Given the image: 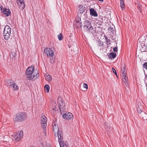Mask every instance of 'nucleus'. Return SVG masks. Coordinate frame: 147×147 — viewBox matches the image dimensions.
Instances as JSON below:
<instances>
[{"label": "nucleus", "instance_id": "f03ea898", "mask_svg": "<svg viewBox=\"0 0 147 147\" xmlns=\"http://www.w3.org/2000/svg\"><path fill=\"white\" fill-rule=\"evenodd\" d=\"M84 29L88 33H92V34L96 33V30L91 25V23L88 21L86 20L84 22Z\"/></svg>", "mask_w": 147, "mask_h": 147}, {"label": "nucleus", "instance_id": "aec40b11", "mask_svg": "<svg viewBox=\"0 0 147 147\" xmlns=\"http://www.w3.org/2000/svg\"><path fill=\"white\" fill-rule=\"evenodd\" d=\"M45 79L47 81H51L52 80V78L51 75L48 74L45 77Z\"/></svg>", "mask_w": 147, "mask_h": 147}, {"label": "nucleus", "instance_id": "79ce46f5", "mask_svg": "<svg viewBox=\"0 0 147 147\" xmlns=\"http://www.w3.org/2000/svg\"><path fill=\"white\" fill-rule=\"evenodd\" d=\"M48 147H51L50 146H49Z\"/></svg>", "mask_w": 147, "mask_h": 147}, {"label": "nucleus", "instance_id": "2f4dec72", "mask_svg": "<svg viewBox=\"0 0 147 147\" xmlns=\"http://www.w3.org/2000/svg\"><path fill=\"white\" fill-rule=\"evenodd\" d=\"M83 87L85 88H86V89H87L88 88V85L87 84H83Z\"/></svg>", "mask_w": 147, "mask_h": 147}, {"label": "nucleus", "instance_id": "dca6fc26", "mask_svg": "<svg viewBox=\"0 0 147 147\" xmlns=\"http://www.w3.org/2000/svg\"><path fill=\"white\" fill-rule=\"evenodd\" d=\"M141 116L144 120L147 119V114L144 112H142L141 114Z\"/></svg>", "mask_w": 147, "mask_h": 147}, {"label": "nucleus", "instance_id": "6e6552de", "mask_svg": "<svg viewBox=\"0 0 147 147\" xmlns=\"http://www.w3.org/2000/svg\"><path fill=\"white\" fill-rule=\"evenodd\" d=\"M13 136V139L19 141L23 138V131L22 130L18 132L16 134Z\"/></svg>", "mask_w": 147, "mask_h": 147}, {"label": "nucleus", "instance_id": "72a5a7b5", "mask_svg": "<svg viewBox=\"0 0 147 147\" xmlns=\"http://www.w3.org/2000/svg\"><path fill=\"white\" fill-rule=\"evenodd\" d=\"M125 83V86L127 87L128 88L129 85L128 84V83H127V81H126V82H124Z\"/></svg>", "mask_w": 147, "mask_h": 147}, {"label": "nucleus", "instance_id": "5701e85b", "mask_svg": "<svg viewBox=\"0 0 147 147\" xmlns=\"http://www.w3.org/2000/svg\"><path fill=\"white\" fill-rule=\"evenodd\" d=\"M45 90L47 92H49V85L47 84L45 86Z\"/></svg>", "mask_w": 147, "mask_h": 147}, {"label": "nucleus", "instance_id": "4c0bfd02", "mask_svg": "<svg viewBox=\"0 0 147 147\" xmlns=\"http://www.w3.org/2000/svg\"><path fill=\"white\" fill-rule=\"evenodd\" d=\"M105 39H106V41L107 40V39H108V38H107V37L106 36V37H105Z\"/></svg>", "mask_w": 147, "mask_h": 147}, {"label": "nucleus", "instance_id": "4be33fe9", "mask_svg": "<svg viewBox=\"0 0 147 147\" xmlns=\"http://www.w3.org/2000/svg\"><path fill=\"white\" fill-rule=\"evenodd\" d=\"M127 76L126 74L122 75V79L124 82H125L127 81Z\"/></svg>", "mask_w": 147, "mask_h": 147}, {"label": "nucleus", "instance_id": "393cba45", "mask_svg": "<svg viewBox=\"0 0 147 147\" xmlns=\"http://www.w3.org/2000/svg\"><path fill=\"white\" fill-rule=\"evenodd\" d=\"M125 3L124 2H120V7L122 9V10H123L125 9Z\"/></svg>", "mask_w": 147, "mask_h": 147}, {"label": "nucleus", "instance_id": "473e14b6", "mask_svg": "<svg viewBox=\"0 0 147 147\" xmlns=\"http://www.w3.org/2000/svg\"><path fill=\"white\" fill-rule=\"evenodd\" d=\"M51 62V63L52 64L53 63H54V59L53 58H51L50 59Z\"/></svg>", "mask_w": 147, "mask_h": 147}, {"label": "nucleus", "instance_id": "f3484780", "mask_svg": "<svg viewBox=\"0 0 147 147\" xmlns=\"http://www.w3.org/2000/svg\"><path fill=\"white\" fill-rule=\"evenodd\" d=\"M126 66L124 65L123 67L121 69V71L122 75L126 74Z\"/></svg>", "mask_w": 147, "mask_h": 147}, {"label": "nucleus", "instance_id": "412c9836", "mask_svg": "<svg viewBox=\"0 0 147 147\" xmlns=\"http://www.w3.org/2000/svg\"><path fill=\"white\" fill-rule=\"evenodd\" d=\"M116 56V53L114 52H113L110 53V55L109 56V57L111 59L114 58Z\"/></svg>", "mask_w": 147, "mask_h": 147}, {"label": "nucleus", "instance_id": "39448f33", "mask_svg": "<svg viewBox=\"0 0 147 147\" xmlns=\"http://www.w3.org/2000/svg\"><path fill=\"white\" fill-rule=\"evenodd\" d=\"M11 33V29L9 27L6 25L3 31V35L4 38L8 40L10 38Z\"/></svg>", "mask_w": 147, "mask_h": 147}, {"label": "nucleus", "instance_id": "bb28decb", "mask_svg": "<svg viewBox=\"0 0 147 147\" xmlns=\"http://www.w3.org/2000/svg\"><path fill=\"white\" fill-rule=\"evenodd\" d=\"M58 38L59 40H62L63 38V36H62V34H61V33L59 34L58 35Z\"/></svg>", "mask_w": 147, "mask_h": 147}, {"label": "nucleus", "instance_id": "7ed1b4c3", "mask_svg": "<svg viewBox=\"0 0 147 147\" xmlns=\"http://www.w3.org/2000/svg\"><path fill=\"white\" fill-rule=\"evenodd\" d=\"M26 114L24 113H19L16 115L14 119L15 121L21 122L24 121L26 118Z\"/></svg>", "mask_w": 147, "mask_h": 147}, {"label": "nucleus", "instance_id": "c756f323", "mask_svg": "<svg viewBox=\"0 0 147 147\" xmlns=\"http://www.w3.org/2000/svg\"><path fill=\"white\" fill-rule=\"evenodd\" d=\"M112 71L113 73L115 74L117 76V73H116V70H115V69L114 68H112Z\"/></svg>", "mask_w": 147, "mask_h": 147}, {"label": "nucleus", "instance_id": "0eeeda50", "mask_svg": "<svg viewBox=\"0 0 147 147\" xmlns=\"http://www.w3.org/2000/svg\"><path fill=\"white\" fill-rule=\"evenodd\" d=\"M61 133L59 134L58 141L60 146V147H68V144L67 142L63 141V136H61Z\"/></svg>", "mask_w": 147, "mask_h": 147}, {"label": "nucleus", "instance_id": "1a4fd4ad", "mask_svg": "<svg viewBox=\"0 0 147 147\" xmlns=\"http://www.w3.org/2000/svg\"><path fill=\"white\" fill-rule=\"evenodd\" d=\"M44 52L47 56H49L50 57H52L54 56V54L53 51L49 48H45L44 50Z\"/></svg>", "mask_w": 147, "mask_h": 147}, {"label": "nucleus", "instance_id": "ea45409f", "mask_svg": "<svg viewBox=\"0 0 147 147\" xmlns=\"http://www.w3.org/2000/svg\"><path fill=\"white\" fill-rule=\"evenodd\" d=\"M98 0L99 1H102V2L103 1V0Z\"/></svg>", "mask_w": 147, "mask_h": 147}, {"label": "nucleus", "instance_id": "cd10ccee", "mask_svg": "<svg viewBox=\"0 0 147 147\" xmlns=\"http://www.w3.org/2000/svg\"><path fill=\"white\" fill-rule=\"evenodd\" d=\"M76 22L77 23V25L78 27H79V26L80 27H81V22H80L79 21H77L76 22H75V23H76Z\"/></svg>", "mask_w": 147, "mask_h": 147}, {"label": "nucleus", "instance_id": "a878e982", "mask_svg": "<svg viewBox=\"0 0 147 147\" xmlns=\"http://www.w3.org/2000/svg\"><path fill=\"white\" fill-rule=\"evenodd\" d=\"M11 86L13 88L14 90L18 89V86L15 83H13L12 84Z\"/></svg>", "mask_w": 147, "mask_h": 147}, {"label": "nucleus", "instance_id": "20e7f679", "mask_svg": "<svg viewBox=\"0 0 147 147\" xmlns=\"http://www.w3.org/2000/svg\"><path fill=\"white\" fill-rule=\"evenodd\" d=\"M52 126L53 127V130L54 131L55 136H58H58H59V134H60V133H61V136H63V134L61 132V131L60 130H59L57 123L55 122H53L52 123Z\"/></svg>", "mask_w": 147, "mask_h": 147}, {"label": "nucleus", "instance_id": "58836bf2", "mask_svg": "<svg viewBox=\"0 0 147 147\" xmlns=\"http://www.w3.org/2000/svg\"><path fill=\"white\" fill-rule=\"evenodd\" d=\"M124 0H120V1L122 2H124Z\"/></svg>", "mask_w": 147, "mask_h": 147}, {"label": "nucleus", "instance_id": "e433bc0d", "mask_svg": "<svg viewBox=\"0 0 147 147\" xmlns=\"http://www.w3.org/2000/svg\"><path fill=\"white\" fill-rule=\"evenodd\" d=\"M139 7H140V9H139V11H140V12H142V10L141 9H140V5H139Z\"/></svg>", "mask_w": 147, "mask_h": 147}, {"label": "nucleus", "instance_id": "423d86ee", "mask_svg": "<svg viewBox=\"0 0 147 147\" xmlns=\"http://www.w3.org/2000/svg\"><path fill=\"white\" fill-rule=\"evenodd\" d=\"M58 102L59 105V109L61 112H63L66 110L65 109V105L62 98L61 97H58L57 100Z\"/></svg>", "mask_w": 147, "mask_h": 147}, {"label": "nucleus", "instance_id": "b1692460", "mask_svg": "<svg viewBox=\"0 0 147 147\" xmlns=\"http://www.w3.org/2000/svg\"><path fill=\"white\" fill-rule=\"evenodd\" d=\"M41 126L43 129V130L45 131L46 130L45 128L47 127V124L46 123H41Z\"/></svg>", "mask_w": 147, "mask_h": 147}, {"label": "nucleus", "instance_id": "4468645a", "mask_svg": "<svg viewBox=\"0 0 147 147\" xmlns=\"http://www.w3.org/2000/svg\"><path fill=\"white\" fill-rule=\"evenodd\" d=\"M104 127L105 129L109 131L110 129V125L109 123L107 122H105L104 124Z\"/></svg>", "mask_w": 147, "mask_h": 147}, {"label": "nucleus", "instance_id": "f8f14e48", "mask_svg": "<svg viewBox=\"0 0 147 147\" xmlns=\"http://www.w3.org/2000/svg\"><path fill=\"white\" fill-rule=\"evenodd\" d=\"M23 2V0H17V4L22 9H24L25 6V4Z\"/></svg>", "mask_w": 147, "mask_h": 147}, {"label": "nucleus", "instance_id": "6ab92c4d", "mask_svg": "<svg viewBox=\"0 0 147 147\" xmlns=\"http://www.w3.org/2000/svg\"><path fill=\"white\" fill-rule=\"evenodd\" d=\"M41 120V123H46L47 118L44 115H42Z\"/></svg>", "mask_w": 147, "mask_h": 147}, {"label": "nucleus", "instance_id": "c85d7f7f", "mask_svg": "<svg viewBox=\"0 0 147 147\" xmlns=\"http://www.w3.org/2000/svg\"><path fill=\"white\" fill-rule=\"evenodd\" d=\"M144 67L146 69H147V63L145 62L143 64Z\"/></svg>", "mask_w": 147, "mask_h": 147}, {"label": "nucleus", "instance_id": "ddd939ff", "mask_svg": "<svg viewBox=\"0 0 147 147\" xmlns=\"http://www.w3.org/2000/svg\"><path fill=\"white\" fill-rule=\"evenodd\" d=\"M90 13L91 15L94 16H97L98 15L96 11L92 8L90 9Z\"/></svg>", "mask_w": 147, "mask_h": 147}, {"label": "nucleus", "instance_id": "f704fd0d", "mask_svg": "<svg viewBox=\"0 0 147 147\" xmlns=\"http://www.w3.org/2000/svg\"><path fill=\"white\" fill-rule=\"evenodd\" d=\"M113 51L115 52H117V47H114L113 50Z\"/></svg>", "mask_w": 147, "mask_h": 147}, {"label": "nucleus", "instance_id": "2eb2a0df", "mask_svg": "<svg viewBox=\"0 0 147 147\" xmlns=\"http://www.w3.org/2000/svg\"><path fill=\"white\" fill-rule=\"evenodd\" d=\"M56 104L55 103V104L54 105V106H55V107H53L51 110V113H53H53H55V112H56L58 109V108L56 107Z\"/></svg>", "mask_w": 147, "mask_h": 147}, {"label": "nucleus", "instance_id": "c9c22d12", "mask_svg": "<svg viewBox=\"0 0 147 147\" xmlns=\"http://www.w3.org/2000/svg\"><path fill=\"white\" fill-rule=\"evenodd\" d=\"M106 41V42L107 43H109V44H110V40L109 39H108Z\"/></svg>", "mask_w": 147, "mask_h": 147}, {"label": "nucleus", "instance_id": "7c9ffc66", "mask_svg": "<svg viewBox=\"0 0 147 147\" xmlns=\"http://www.w3.org/2000/svg\"><path fill=\"white\" fill-rule=\"evenodd\" d=\"M137 108V111L138 113H141V112L142 113V112L141 111V109H140L139 107H138V108Z\"/></svg>", "mask_w": 147, "mask_h": 147}, {"label": "nucleus", "instance_id": "9d476101", "mask_svg": "<svg viewBox=\"0 0 147 147\" xmlns=\"http://www.w3.org/2000/svg\"><path fill=\"white\" fill-rule=\"evenodd\" d=\"M63 118L67 119H71L73 118V115L72 113L69 112L63 114Z\"/></svg>", "mask_w": 147, "mask_h": 147}, {"label": "nucleus", "instance_id": "f257e3e1", "mask_svg": "<svg viewBox=\"0 0 147 147\" xmlns=\"http://www.w3.org/2000/svg\"><path fill=\"white\" fill-rule=\"evenodd\" d=\"M27 77L29 80H34L38 77L39 74L37 69L34 70L33 67H28L26 70Z\"/></svg>", "mask_w": 147, "mask_h": 147}, {"label": "nucleus", "instance_id": "a19ab883", "mask_svg": "<svg viewBox=\"0 0 147 147\" xmlns=\"http://www.w3.org/2000/svg\"><path fill=\"white\" fill-rule=\"evenodd\" d=\"M100 46H101V45H102V44H101V43H100Z\"/></svg>", "mask_w": 147, "mask_h": 147}, {"label": "nucleus", "instance_id": "a211bd4d", "mask_svg": "<svg viewBox=\"0 0 147 147\" xmlns=\"http://www.w3.org/2000/svg\"><path fill=\"white\" fill-rule=\"evenodd\" d=\"M79 8V12L80 13H81L84 11L85 7L82 5H80Z\"/></svg>", "mask_w": 147, "mask_h": 147}, {"label": "nucleus", "instance_id": "9b49d317", "mask_svg": "<svg viewBox=\"0 0 147 147\" xmlns=\"http://www.w3.org/2000/svg\"><path fill=\"white\" fill-rule=\"evenodd\" d=\"M1 11L2 13L5 16H8L11 14V12L10 11L9 9L5 8H3L1 9Z\"/></svg>", "mask_w": 147, "mask_h": 147}]
</instances>
